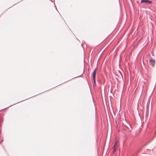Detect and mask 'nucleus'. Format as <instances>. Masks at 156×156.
Listing matches in <instances>:
<instances>
[{
    "instance_id": "f257e3e1",
    "label": "nucleus",
    "mask_w": 156,
    "mask_h": 156,
    "mask_svg": "<svg viewBox=\"0 0 156 156\" xmlns=\"http://www.w3.org/2000/svg\"><path fill=\"white\" fill-rule=\"evenodd\" d=\"M118 147V144L117 143V140H116L115 142V143L114 144L113 148V150L112 151V153H115L116 150H117V148Z\"/></svg>"
},
{
    "instance_id": "f03ea898",
    "label": "nucleus",
    "mask_w": 156,
    "mask_h": 156,
    "mask_svg": "<svg viewBox=\"0 0 156 156\" xmlns=\"http://www.w3.org/2000/svg\"><path fill=\"white\" fill-rule=\"evenodd\" d=\"M96 69H95L93 73V80L94 82V84L96 83V81H95V76H96Z\"/></svg>"
},
{
    "instance_id": "7ed1b4c3",
    "label": "nucleus",
    "mask_w": 156,
    "mask_h": 156,
    "mask_svg": "<svg viewBox=\"0 0 156 156\" xmlns=\"http://www.w3.org/2000/svg\"><path fill=\"white\" fill-rule=\"evenodd\" d=\"M141 3H145L148 4H151L152 3V1L149 0H141Z\"/></svg>"
},
{
    "instance_id": "20e7f679",
    "label": "nucleus",
    "mask_w": 156,
    "mask_h": 156,
    "mask_svg": "<svg viewBox=\"0 0 156 156\" xmlns=\"http://www.w3.org/2000/svg\"><path fill=\"white\" fill-rule=\"evenodd\" d=\"M149 62L153 67H154L155 63V61L154 60L152 59H150L149 60Z\"/></svg>"
}]
</instances>
